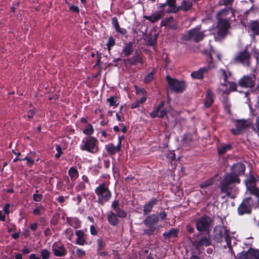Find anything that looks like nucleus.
Wrapping results in <instances>:
<instances>
[{
	"mask_svg": "<svg viewBox=\"0 0 259 259\" xmlns=\"http://www.w3.org/2000/svg\"><path fill=\"white\" fill-rule=\"evenodd\" d=\"M240 184L237 178H233L231 175L225 174L220 182V189L221 193H225L227 196H230L234 187V184Z\"/></svg>",
	"mask_w": 259,
	"mask_h": 259,
	"instance_id": "f257e3e1",
	"label": "nucleus"
},
{
	"mask_svg": "<svg viewBox=\"0 0 259 259\" xmlns=\"http://www.w3.org/2000/svg\"><path fill=\"white\" fill-rule=\"evenodd\" d=\"M213 233V239L216 242L221 243L223 241V237H224L228 248L230 250H232L230 232L226 226H223L215 228Z\"/></svg>",
	"mask_w": 259,
	"mask_h": 259,
	"instance_id": "f03ea898",
	"label": "nucleus"
},
{
	"mask_svg": "<svg viewBox=\"0 0 259 259\" xmlns=\"http://www.w3.org/2000/svg\"><path fill=\"white\" fill-rule=\"evenodd\" d=\"M95 192L98 197V203L101 205L103 204V201H109L112 197V193L105 183H103L96 187Z\"/></svg>",
	"mask_w": 259,
	"mask_h": 259,
	"instance_id": "7ed1b4c3",
	"label": "nucleus"
},
{
	"mask_svg": "<svg viewBox=\"0 0 259 259\" xmlns=\"http://www.w3.org/2000/svg\"><path fill=\"white\" fill-rule=\"evenodd\" d=\"M205 37L203 31H199V28L196 27L191 29L182 35V39L184 41H190L193 39L195 42H199L202 41Z\"/></svg>",
	"mask_w": 259,
	"mask_h": 259,
	"instance_id": "20e7f679",
	"label": "nucleus"
},
{
	"mask_svg": "<svg viewBox=\"0 0 259 259\" xmlns=\"http://www.w3.org/2000/svg\"><path fill=\"white\" fill-rule=\"evenodd\" d=\"M82 151H85L91 153H96L98 151V141L93 137L84 138L82 141L80 146Z\"/></svg>",
	"mask_w": 259,
	"mask_h": 259,
	"instance_id": "39448f33",
	"label": "nucleus"
},
{
	"mask_svg": "<svg viewBox=\"0 0 259 259\" xmlns=\"http://www.w3.org/2000/svg\"><path fill=\"white\" fill-rule=\"evenodd\" d=\"M233 121L236 128H231L230 132L234 136H238L242 134L252 124V122L249 119H235Z\"/></svg>",
	"mask_w": 259,
	"mask_h": 259,
	"instance_id": "423d86ee",
	"label": "nucleus"
},
{
	"mask_svg": "<svg viewBox=\"0 0 259 259\" xmlns=\"http://www.w3.org/2000/svg\"><path fill=\"white\" fill-rule=\"evenodd\" d=\"M231 28L229 19H217V35L221 39H224L229 33V29Z\"/></svg>",
	"mask_w": 259,
	"mask_h": 259,
	"instance_id": "0eeeda50",
	"label": "nucleus"
},
{
	"mask_svg": "<svg viewBox=\"0 0 259 259\" xmlns=\"http://www.w3.org/2000/svg\"><path fill=\"white\" fill-rule=\"evenodd\" d=\"M166 80L170 91L175 93H182L186 88L185 82L172 78L169 75L166 76Z\"/></svg>",
	"mask_w": 259,
	"mask_h": 259,
	"instance_id": "6e6552de",
	"label": "nucleus"
},
{
	"mask_svg": "<svg viewBox=\"0 0 259 259\" xmlns=\"http://www.w3.org/2000/svg\"><path fill=\"white\" fill-rule=\"evenodd\" d=\"M253 205V200L251 197L244 198L237 208L238 214L239 215L250 214L252 212Z\"/></svg>",
	"mask_w": 259,
	"mask_h": 259,
	"instance_id": "1a4fd4ad",
	"label": "nucleus"
},
{
	"mask_svg": "<svg viewBox=\"0 0 259 259\" xmlns=\"http://www.w3.org/2000/svg\"><path fill=\"white\" fill-rule=\"evenodd\" d=\"M234 62L242 64L245 67H249L251 64V56L246 49L237 54L234 58Z\"/></svg>",
	"mask_w": 259,
	"mask_h": 259,
	"instance_id": "9d476101",
	"label": "nucleus"
},
{
	"mask_svg": "<svg viewBox=\"0 0 259 259\" xmlns=\"http://www.w3.org/2000/svg\"><path fill=\"white\" fill-rule=\"evenodd\" d=\"M212 222V220L210 217L204 215L197 220L196 228L199 232H206L209 230Z\"/></svg>",
	"mask_w": 259,
	"mask_h": 259,
	"instance_id": "9b49d317",
	"label": "nucleus"
},
{
	"mask_svg": "<svg viewBox=\"0 0 259 259\" xmlns=\"http://www.w3.org/2000/svg\"><path fill=\"white\" fill-rule=\"evenodd\" d=\"M230 169L231 172L227 174L231 175L233 178H237L239 182L240 183L239 177L244 175L246 169L245 165L242 162H237L231 166Z\"/></svg>",
	"mask_w": 259,
	"mask_h": 259,
	"instance_id": "f8f14e48",
	"label": "nucleus"
},
{
	"mask_svg": "<svg viewBox=\"0 0 259 259\" xmlns=\"http://www.w3.org/2000/svg\"><path fill=\"white\" fill-rule=\"evenodd\" d=\"M235 259H259V250L249 248L247 251H242L237 253L236 255L233 251Z\"/></svg>",
	"mask_w": 259,
	"mask_h": 259,
	"instance_id": "ddd939ff",
	"label": "nucleus"
},
{
	"mask_svg": "<svg viewBox=\"0 0 259 259\" xmlns=\"http://www.w3.org/2000/svg\"><path fill=\"white\" fill-rule=\"evenodd\" d=\"M255 76L253 74L251 75H244L238 81V85L244 88H253L255 84Z\"/></svg>",
	"mask_w": 259,
	"mask_h": 259,
	"instance_id": "4468645a",
	"label": "nucleus"
},
{
	"mask_svg": "<svg viewBox=\"0 0 259 259\" xmlns=\"http://www.w3.org/2000/svg\"><path fill=\"white\" fill-rule=\"evenodd\" d=\"M164 104V101H161L159 105L149 114L150 116L152 118L156 117L163 118L168 112L167 110L163 108Z\"/></svg>",
	"mask_w": 259,
	"mask_h": 259,
	"instance_id": "2eb2a0df",
	"label": "nucleus"
},
{
	"mask_svg": "<svg viewBox=\"0 0 259 259\" xmlns=\"http://www.w3.org/2000/svg\"><path fill=\"white\" fill-rule=\"evenodd\" d=\"M52 250L54 255L57 257H63L67 253L64 244L60 241L54 242L52 245Z\"/></svg>",
	"mask_w": 259,
	"mask_h": 259,
	"instance_id": "dca6fc26",
	"label": "nucleus"
},
{
	"mask_svg": "<svg viewBox=\"0 0 259 259\" xmlns=\"http://www.w3.org/2000/svg\"><path fill=\"white\" fill-rule=\"evenodd\" d=\"M124 61H126L130 65L133 66L136 65L138 63L142 65L144 64L143 56L142 53L139 51H137L132 57Z\"/></svg>",
	"mask_w": 259,
	"mask_h": 259,
	"instance_id": "f3484780",
	"label": "nucleus"
},
{
	"mask_svg": "<svg viewBox=\"0 0 259 259\" xmlns=\"http://www.w3.org/2000/svg\"><path fill=\"white\" fill-rule=\"evenodd\" d=\"M211 240L210 237L208 235L207 236H204L200 239L198 241H195L194 245L196 250H201L204 246L207 247L211 245Z\"/></svg>",
	"mask_w": 259,
	"mask_h": 259,
	"instance_id": "a211bd4d",
	"label": "nucleus"
},
{
	"mask_svg": "<svg viewBox=\"0 0 259 259\" xmlns=\"http://www.w3.org/2000/svg\"><path fill=\"white\" fill-rule=\"evenodd\" d=\"M210 69V66L201 67L197 71L192 72L191 76L193 79L201 80L204 77V74L207 73Z\"/></svg>",
	"mask_w": 259,
	"mask_h": 259,
	"instance_id": "6ab92c4d",
	"label": "nucleus"
},
{
	"mask_svg": "<svg viewBox=\"0 0 259 259\" xmlns=\"http://www.w3.org/2000/svg\"><path fill=\"white\" fill-rule=\"evenodd\" d=\"M214 95L212 91L208 89L206 91L204 106L205 108H209L214 103Z\"/></svg>",
	"mask_w": 259,
	"mask_h": 259,
	"instance_id": "aec40b11",
	"label": "nucleus"
},
{
	"mask_svg": "<svg viewBox=\"0 0 259 259\" xmlns=\"http://www.w3.org/2000/svg\"><path fill=\"white\" fill-rule=\"evenodd\" d=\"M234 12L235 11L232 8H227L221 10L217 12L216 15L217 19H227L225 18L230 13L232 14V16H234Z\"/></svg>",
	"mask_w": 259,
	"mask_h": 259,
	"instance_id": "412c9836",
	"label": "nucleus"
},
{
	"mask_svg": "<svg viewBox=\"0 0 259 259\" xmlns=\"http://www.w3.org/2000/svg\"><path fill=\"white\" fill-rule=\"evenodd\" d=\"M163 15L162 11H156L152 13L151 16H144V18L154 23L160 20Z\"/></svg>",
	"mask_w": 259,
	"mask_h": 259,
	"instance_id": "4be33fe9",
	"label": "nucleus"
},
{
	"mask_svg": "<svg viewBox=\"0 0 259 259\" xmlns=\"http://www.w3.org/2000/svg\"><path fill=\"white\" fill-rule=\"evenodd\" d=\"M159 222L158 217L155 214L147 216L144 221V224L146 226H153Z\"/></svg>",
	"mask_w": 259,
	"mask_h": 259,
	"instance_id": "5701e85b",
	"label": "nucleus"
},
{
	"mask_svg": "<svg viewBox=\"0 0 259 259\" xmlns=\"http://www.w3.org/2000/svg\"><path fill=\"white\" fill-rule=\"evenodd\" d=\"M133 44V41L124 43L122 50V53L124 57H128L132 55L134 51Z\"/></svg>",
	"mask_w": 259,
	"mask_h": 259,
	"instance_id": "b1692460",
	"label": "nucleus"
},
{
	"mask_svg": "<svg viewBox=\"0 0 259 259\" xmlns=\"http://www.w3.org/2000/svg\"><path fill=\"white\" fill-rule=\"evenodd\" d=\"M158 200L156 198H153L148 203L144 205L143 213L144 215L149 214L152 210L153 206L157 204Z\"/></svg>",
	"mask_w": 259,
	"mask_h": 259,
	"instance_id": "393cba45",
	"label": "nucleus"
},
{
	"mask_svg": "<svg viewBox=\"0 0 259 259\" xmlns=\"http://www.w3.org/2000/svg\"><path fill=\"white\" fill-rule=\"evenodd\" d=\"M118 217L116 213L112 211H110L107 213V218L108 223L113 226H116L118 224L119 221Z\"/></svg>",
	"mask_w": 259,
	"mask_h": 259,
	"instance_id": "a878e982",
	"label": "nucleus"
},
{
	"mask_svg": "<svg viewBox=\"0 0 259 259\" xmlns=\"http://www.w3.org/2000/svg\"><path fill=\"white\" fill-rule=\"evenodd\" d=\"M193 6L192 2L191 0H183L181 5L178 7L179 11L182 10L184 12H188L190 10Z\"/></svg>",
	"mask_w": 259,
	"mask_h": 259,
	"instance_id": "bb28decb",
	"label": "nucleus"
},
{
	"mask_svg": "<svg viewBox=\"0 0 259 259\" xmlns=\"http://www.w3.org/2000/svg\"><path fill=\"white\" fill-rule=\"evenodd\" d=\"M248 28L254 35H259V19L251 21L248 24Z\"/></svg>",
	"mask_w": 259,
	"mask_h": 259,
	"instance_id": "cd10ccee",
	"label": "nucleus"
},
{
	"mask_svg": "<svg viewBox=\"0 0 259 259\" xmlns=\"http://www.w3.org/2000/svg\"><path fill=\"white\" fill-rule=\"evenodd\" d=\"M179 232L180 230L179 229L173 228L168 231L164 232L163 233V236L165 239H169L173 237H177Z\"/></svg>",
	"mask_w": 259,
	"mask_h": 259,
	"instance_id": "c85d7f7f",
	"label": "nucleus"
},
{
	"mask_svg": "<svg viewBox=\"0 0 259 259\" xmlns=\"http://www.w3.org/2000/svg\"><path fill=\"white\" fill-rule=\"evenodd\" d=\"M105 149L108 154L113 155L120 150L121 148L117 145L115 146L113 143H110L105 145Z\"/></svg>",
	"mask_w": 259,
	"mask_h": 259,
	"instance_id": "c756f323",
	"label": "nucleus"
},
{
	"mask_svg": "<svg viewBox=\"0 0 259 259\" xmlns=\"http://www.w3.org/2000/svg\"><path fill=\"white\" fill-rule=\"evenodd\" d=\"M75 235L77 237L76 241V244L80 245H84L85 243V240L84 239V233L83 231L82 230H77L75 232Z\"/></svg>",
	"mask_w": 259,
	"mask_h": 259,
	"instance_id": "7c9ffc66",
	"label": "nucleus"
},
{
	"mask_svg": "<svg viewBox=\"0 0 259 259\" xmlns=\"http://www.w3.org/2000/svg\"><path fill=\"white\" fill-rule=\"evenodd\" d=\"M66 220L69 225L74 229L79 228L81 227V222L77 218H67Z\"/></svg>",
	"mask_w": 259,
	"mask_h": 259,
	"instance_id": "2f4dec72",
	"label": "nucleus"
},
{
	"mask_svg": "<svg viewBox=\"0 0 259 259\" xmlns=\"http://www.w3.org/2000/svg\"><path fill=\"white\" fill-rule=\"evenodd\" d=\"M166 4L169 6L170 9L167 11V13H177L179 9L176 6V0H166Z\"/></svg>",
	"mask_w": 259,
	"mask_h": 259,
	"instance_id": "473e14b6",
	"label": "nucleus"
},
{
	"mask_svg": "<svg viewBox=\"0 0 259 259\" xmlns=\"http://www.w3.org/2000/svg\"><path fill=\"white\" fill-rule=\"evenodd\" d=\"M68 174L72 181L75 180L79 176L77 169L73 166L71 167L69 169Z\"/></svg>",
	"mask_w": 259,
	"mask_h": 259,
	"instance_id": "72a5a7b5",
	"label": "nucleus"
},
{
	"mask_svg": "<svg viewBox=\"0 0 259 259\" xmlns=\"http://www.w3.org/2000/svg\"><path fill=\"white\" fill-rule=\"evenodd\" d=\"M232 148L231 144H228L218 149V153L219 155H223L228 151L231 150Z\"/></svg>",
	"mask_w": 259,
	"mask_h": 259,
	"instance_id": "f704fd0d",
	"label": "nucleus"
},
{
	"mask_svg": "<svg viewBox=\"0 0 259 259\" xmlns=\"http://www.w3.org/2000/svg\"><path fill=\"white\" fill-rule=\"evenodd\" d=\"M257 181V177L255 178L253 175L250 174L247 179L246 180L247 187L249 186L256 185Z\"/></svg>",
	"mask_w": 259,
	"mask_h": 259,
	"instance_id": "c9c22d12",
	"label": "nucleus"
},
{
	"mask_svg": "<svg viewBox=\"0 0 259 259\" xmlns=\"http://www.w3.org/2000/svg\"><path fill=\"white\" fill-rule=\"evenodd\" d=\"M248 190L249 191L250 193L252 195L255 196L257 198L258 200H259V189L256 187V185L254 186H249L247 187Z\"/></svg>",
	"mask_w": 259,
	"mask_h": 259,
	"instance_id": "e433bc0d",
	"label": "nucleus"
},
{
	"mask_svg": "<svg viewBox=\"0 0 259 259\" xmlns=\"http://www.w3.org/2000/svg\"><path fill=\"white\" fill-rule=\"evenodd\" d=\"M94 128L90 123H88L87 127L83 130V133L87 136H91L94 133Z\"/></svg>",
	"mask_w": 259,
	"mask_h": 259,
	"instance_id": "4c0bfd02",
	"label": "nucleus"
},
{
	"mask_svg": "<svg viewBox=\"0 0 259 259\" xmlns=\"http://www.w3.org/2000/svg\"><path fill=\"white\" fill-rule=\"evenodd\" d=\"M155 71L153 70L150 73H149L144 78V82L148 84L151 82L154 79V76Z\"/></svg>",
	"mask_w": 259,
	"mask_h": 259,
	"instance_id": "58836bf2",
	"label": "nucleus"
},
{
	"mask_svg": "<svg viewBox=\"0 0 259 259\" xmlns=\"http://www.w3.org/2000/svg\"><path fill=\"white\" fill-rule=\"evenodd\" d=\"M107 102L109 103L110 106L117 107L119 103L118 102V98L115 96H111L107 99Z\"/></svg>",
	"mask_w": 259,
	"mask_h": 259,
	"instance_id": "ea45409f",
	"label": "nucleus"
},
{
	"mask_svg": "<svg viewBox=\"0 0 259 259\" xmlns=\"http://www.w3.org/2000/svg\"><path fill=\"white\" fill-rule=\"evenodd\" d=\"M168 27L169 29L172 30H176L178 29V24L173 17H169V22L168 24Z\"/></svg>",
	"mask_w": 259,
	"mask_h": 259,
	"instance_id": "a19ab883",
	"label": "nucleus"
},
{
	"mask_svg": "<svg viewBox=\"0 0 259 259\" xmlns=\"http://www.w3.org/2000/svg\"><path fill=\"white\" fill-rule=\"evenodd\" d=\"M115 212H116V214L118 217V218H126V215H127V213L126 212L121 209L120 208V207H117L116 209H113Z\"/></svg>",
	"mask_w": 259,
	"mask_h": 259,
	"instance_id": "79ce46f5",
	"label": "nucleus"
},
{
	"mask_svg": "<svg viewBox=\"0 0 259 259\" xmlns=\"http://www.w3.org/2000/svg\"><path fill=\"white\" fill-rule=\"evenodd\" d=\"M115 45V39L112 37L110 36L109 37L108 42L106 44V46L107 47V49L109 51H110L112 47H113Z\"/></svg>",
	"mask_w": 259,
	"mask_h": 259,
	"instance_id": "37998d69",
	"label": "nucleus"
},
{
	"mask_svg": "<svg viewBox=\"0 0 259 259\" xmlns=\"http://www.w3.org/2000/svg\"><path fill=\"white\" fill-rule=\"evenodd\" d=\"M213 183V180L211 178L201 183L199 186L201 188H205L212 185Z\"/></svg>",
	"mask_w": 259,
	"mask_h": 259,
	"instance_id": "c03bdc74",
	"label": "nucleus"
},
{
	"mask_svg": "<svg viewBox=\"0 0 259 259\" xmlns=\"http://www.w3.org/2000/svg\"><path fill=\"white\" fill-rule=\"evenodd\" d=\"M97 251L102 250L106 246V243L102 239H98L97 240Z\"/></svg>",
	"mask_w": 259,
	"mask_h": 259,
	"instance_id": "a18cd8bd",
	"label": "nucleus"
},
{
	"mask_svg": "<svg viewBox=\"0 0 259 259\" xmlns=\"http://www.w3.org/2000/svg\"><path fill=\"white\" fill-rule=\"evenodd\" d=\"M149 228L144 229V232L145 234L148 235V236H151L153 235L155 231L156 230V228L154 226H148Z\"/></svg>",
	"mask_w": 259,
	"mask_h": 259,
	"instance_id": "49530a36",
	"label": "nucleus"
},
{
	"mask_svg": "<svg viewBox=\"0 0 259 259\" xmlns=\"http://www.w3.org/2000/svg\"><path fill=\"white\" fill-rule=\"evenodd\" d=\"M111 21H112V24L113 26L114 27V28L115 30V31H116L117 30H119L120 25H119L117 17H116V16L113 17L112 18Z\"/></svg>",
	"mask_w": 259,
	"mask_h": 259,
	"instance_id": "de8ad7c7",
	"label": "nucleus"
},
{
	"mask_svg": "<svg viewBox=\"0 0 259 259\" xmlns=\"http://www.w3.org/2000/svg\"><path fill=\"white\" fill-rule=\"evenodd\" d=\"M50 254V252L46 249H42L40 251V255L42 259H49Z\"/></svg>",
	"mask_w": 259,
	"mask_h": 259,
	"instance_id": "09e8293b",
	"label": "nucleus"
},
{
	"mask_svg": "<svg viewBox=\"0 0 259 259\" xmlns=\"http://www.w3.org/2000/svg\"><path fill=\"white\" fill-rule=\"evenodd\" d=\"M183 143L186 145L190 146L192 143V139L191 137L188 135H184L183 139Z\"/></svg>",
	"mask_w": 259,
	"mask_h": 259,
	"instance_id": "8fccbe9b",
	"label": "nucleus"
},
{
	"mask_svg": "<svg viewBox=\"0 0 259 259\" xmlns=\"http://www.w3.org/2000/svg\"><path fill=\"white\" fill-rule=\"evenodd\" d=\"M86 186L84 182H80L75 186V189L76 192H79L85 189Z\"/></svg>",
	"mask_w": 259,
	"mask_h": 259,
	"instance_id": "3c124183",
	"label": "nucleus"
},
{
	"mask_svg": "<svg viewBox=\"0 0 259 259\" xmlns=\"http://www.w3.org/2000/svg\"><path fill=\"white\" fill-rule=\"evenodd\" d=\"M220 72L221 74L222 75V76H223V79H224V85L226 86L227 85L226 83L228 82V75H227V72L225 70H224L223 69H220Z\"/></svg>",
	"mask_w": 259,
	"mask_h": 259,
	"instance_id": "603ef678",
	"label": "nucleus"
},
{
	"mask_svg": "<svg viewBox=\"0 0 259 259\" xmlns=\"http://www.w3.org/2000/svg\"><path fill=\"white\" fill-rule=\"evenodd\" d=\"M157 36L150 37L147 40V45L150 46H154L157 42Z\"/></svg>",
	"mask_w": 259,
	"mask_h": 259,
	"instance_id": "864d4df0",
	"label": "nucleus"
},
{
	"mask_svg": "<svg viewBox=\"0 0 259 259\" xmlns=\"http://www.w3.org/2000/svg\"><path fill=\"white\" fill-rule=\"evenodd\" d=\"M229 85V90L232 92H235L237 91V84L236 83L233 81H228Z\"/></svg>",
	"mask_w": 259,
	"mask_h": 259,
	"instance_id": "5fc2aeb1",
	"label": "nucleus"
},
{
	"mask_svg": "<svg viewBox=\"0 0 259 259\" xmlns=\"http://www.w3.org/2000/svg\"><path fill=\"white\" fill-rule=\"evenodd\" d=\"M36 111L35 109H31L27 111V115H26V116L28 119H31L36 114Z\"/></svg>",
	"mask_w": 259,
	"mask_h": 259,
	"instance_id": "6e6d98bb",
	"label": "nucleus"
},
{
	"mask_svg": "<svg viewBox=\"0 0 259 259\" xmlns=\"http://www.w3.org/2000/svg\"><path fill=\"white\" fill-rule=\"evenodd\" d=\"M166 157L170 161H172L176 159V154L174 151H169L166 154Z\"/></svg>",
	"mask_w": 259,
	"mask_h": 259,
	"instance_id": "4d7b16f0",
	"label": "nucleus"
},
{
	"mask_svg": "<svg viewBox=\"0 0 259 259\" xmlns=\"http://www.w3.org/2000/svg\"><path fill=\"white\" fill-rule=\"evenodd\" d=\"M224 109L227 112V113L229 114H231V105L227 100L224 102Z\"/></svg>",
	"mask_w": 259,
	"mask_h": 259,
	"instance_id": "13d9d810",
	"label": "nucleus"
},
{
	"mask_svg": "<svg viewBox=\"0 0 259 259\" xmlns=\"http://www.w3.org/2000/svg\"><path fill=\"white\" fill-rule=\"evenodd\" d=\"M206 54L207 55L206 62L209 65L208 66H210V65L213 62V58H212V54L210 52H206Z\"/></svg>",
	"mask_w": 259,
	"mask_h": 259,
	"instance_id": "bf43d9fd",
	"label": "nucleus"
},
{
	"mask_svg": "<svg viewBox=\"0 0 259 259\" xmlns=\"http://www.w3.org/2000/svg\"><path fill=\"white\" fill-rule=\"evenodd\" d=\"M43 195L40 194L34 193L33 195V200L36 202H39L41 200Z\"/></svg>",
	"mask_w": 259,
	"mask_h": 259,
	"instance_id": "052dcab7",
	"label": "nucleus"
},
{
	"mask_svg": "<svg viewBox=\"0 0 259 259\" xmlns=\"http://www.w3.org/2000/svg\"><path fill=\"white\" fill-rule=\"evenodd\" d=\"M56 150L57 152V153L55 154V156L56 158H59L61 155L63 154L61 147L57 145L56 147Z\"/></svg>",
	"mask_w": 259,
	"mask_h": 259,
	"instance_id": "680f3d73",
	"label": "nucleus"
},
{
	"mask_svg": "<svg viewBox=\"0 0 259 259\" xmlns=\"http://www.w3.org/2000/svg\"><path fill=\"white\" fill-rule=\"evenodd\" d=\"M40 209H44V207L42 205H40L38 207H37L33 209L34 214L37 215H40Z\"/></svg>",
	"mask_w": 259,
	"mask_h": 259,
	"instance_id": "e2e57ef3",
	"label": "nucleus"
},
{
	"mask_svg": "<svg viewBox=\"0 0 259 259\" xmlns=\"http://www.w3.org/2000/svg\"><path fill=\"white\" fill-rule=\"evenodd\" d=\"M76 255L78 257H82L85 254V251L80 248H77L76 251Z\"/></svg>",
	"mask_w": 259,
	"mask_h": 259,
	"instance_id": "0e129e2a",
	"label": "nucleus"
},
{
	"mask_svg": "<svg viewBox=\"0 0 259 259\" xmlns=\"http://www.w3.org/2000/svg\"><path fill=\"white\" fill-rule=\"evenodd\" d=\"M69 10L74 13L78 14L79 13V9L77 6L72 5L69 7Z\"/></svg>",
	"mask_w": 259,
	"mask_h": 259,
	"instance_id": "69168bd1",
	"label": "nucleus"
},
{
	"mask_svg": "<svg viewBox=\"0 0 259 259\" xmlns=\"http://www.w3.org/2000/svg\"><path fill=\"white\" fill-rule=\"evenodd\" d=\"M119 207V201L118 199H115L112 203L111 207L113 209H115Z\"/></svg>",
	"mask_w": 259,
	"mask_h": 259,
	"instance_id": "338daca9",
	"label": "nucleus"
},
{
	"mask_svg": "<svg viewBox=\"0 0 259 259\" xmlns=\"http://www.w3.org/2000/svg\"><path fill=\"white\" fill-rule=\"evenodd\" d=\"M169 22V17L167 18H164L161 20L160 22V26H168V22Z\"/></svg>",
	"mask_w": 259,
	"mask_h": 259,
	"instance_id": "774afa93",
	"label": "nucleus"
}]
</instances>
